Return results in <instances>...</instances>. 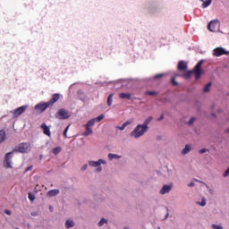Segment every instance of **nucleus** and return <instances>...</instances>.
<instances>
[{"label": "nucleus", "mask_w": 229, "mask_h": 229, "mask_svg": "<svg viewBox=\"0 0 229 229\" xmlns=\"http://www.w3.org/2000/svg\"><path fill=\"white\" fill-rule=\"evenodd\" d=\"M196 122V117L192 116L190 118V120L186 123L189 126H192L194 123Z\"/></svg>", "instance_id": "35"}, {"label": "nucleus", "mask_w": 229, "mask_h": 229, "mask_svg": "<svg viewBox=\"0 0 229 229\" xmlns=\"http://www.w3.org/2000/svg\"><path fill=\"white\" fill-rule=\"evenodd\" d=\"M157 91H147L148 96H157Z\"/></svg>", "instance_id": "40"}, {"label": "nucleus", "mask_w": 229, "mask_h": 229, "mask_svg": "<svg viewBox=\"0 0 229 229\" xmlns=\"http://www.w3.org/2000/svg\"><path fill=\"white\" fill-rule=\"evenodd\" d=\"M201 2L205 1V0H200Z\"/></svg>", "instance_id": "58"}, {"label": "nucleus", "mask_w": 229, "mask_h": 229, "mask_svg": "<svg viewBox=\"0 0 229 229\" xmlns=\"http://www.w3.org/2000/svg\"><path fill=\"white\" fill-rule=\"evenodd\" d=\"M148 129L144 127V125L139 123L130 133V137H131L132 139H140V137H143L145 133H148Z\"/></svg>", "instance_id": "1"}, {"label": "nucleus", "mask_w": 229, "mask_h": 229, "mask_svg": "<svg viewBox=\"0 0 229 229\" xmlns=\"http://www.w3.org/2000/svg\"><path fill=\"white\" fill-rule=\"evenodd\" d=\"M210 194H214V191L212 190H209Z\"/></svg>", "instance_id": "52"}, {"label": "nucleus", "mask_w": 229, "mask_h": 229, "mask_svg": "<svg viewBox=\"0 0 229 229\" xmlns=\"http://www.w3.org/2000/svg\"><path fill=\"white\" fill-rule=\"evenodd\" d=\"M214 56H223V55H229V52L226 51L224 47H216L213 50Z\"/></svg>", "instance_id": "9"}, {"label": "nucleus", "mask_w": 229, "mask_h": 229, "mask_svg": "<svg viewBox=\"0 0 229 229\" xmlns=\"http://www.w3.org/2000/svg\"><path fill=\"white\" fill-rule=\"evenodd\" d=\"M192 72L194 73V71H189L185 73H183V78H185V80H189L191 76H192Z\"/></svg>", "instance_id": "32"}, {"label": "nucleus", "mask_w": 229, "mask_h": 229, "mask_svg": "<svg viewBox=\"0 0 229 229\" xmlns=\"http://www.w3.org/2000/svg\"><path fill=\"white\" fill-rule=\"evenodd\" d=\"M31 216H37V214L36 213H31Z\"/></svg>", "instance_id": "53"}, {"label": "nucleus", "mask_w": 229, "mask_h": 229, "mask_svg": "<svg viewBox=\"0 0 229 229\" xmlns=\"http://www.w3.org/2000/svg\"><path fill=\"white\" fill-rule=\"evenodd\" d=\"M164 114H160V117H158L157 119V121H164Z\"/></svg>", "instance_id": "45"}, {"label": "nucleus", "mask_w": 229, "mask_h": 229, "mask_svg": "<svg viewBox=\"0 0 229 229\" xmlns=\"http://www.w3.org/2000/svg\"><path fill=\"white\" fill-rule=\"evenodd\" d=\"M105 119V114H99L98 116L92 118L90 121L93 122V124L96 123H101Z\"/></svg>", "instance_id": "18"}, {"label": "nucleus", "mask_w": 229, "mask_h": 229, "mask_svg": "<svg viewBox=\"0 0 229 229\" xmlns=\"http://www.w3.org/2000/svg\"><path fill=\"white\" fill-rule=\"evenodd\" d=\"M6 140V131L4 130H0V144H3Z\"/></svg>", "instance_id": "21"}, {"label": "nucleus", "mask_w": 229, "mask_h": 229, "mask_svg": "<svg viewBox=\"0 0 229 229\" xmlns=\"http://www.w3.org/2000/svg\"><path fill=\"white\" fill-rule=\"evenodd\" d=\"M123 229H130V228H128V227H123Z\"/></svg>", "instance_id": "55"}, {"label": "nucleus", "mask_w": 229, "mask_h": 229, "mask_svg": "<svg viewBox=\"0 0 229 229\" xmlns=\"http://www.w3.org/2000/svg\"><path fill=\"white\" fill-rule=\"evenodd\" d=\"M74 225V220L72 219H67L64 223V226L66 229L73 228Z\"/></svg>", "instance_id": "19"}, {"label": "nucleus", "mask_w": 229, "mask_h": 229, "mask_svg": "<svg viewBox=\"0 0 229 229\" xmlns=\"http://www.w3.org/2000/svg\"><path fill=\"white\" fill-rule=\"evenodd\" d=\"M13 151H19V153H30L31 151V145L30 143H21L17 149Z\"/></svg>", "instance_id": "6"}, {"label": "nucleus", "mask_w": 229, "mask_h": 229, "mask_svg": "<svg viewBox=\"0 0 229 229\" xmlns=\"http://www.w3.org/2000/svg\"><path fill=\"white\" fill-rule=\"evenodd\" d=\"M131 123H133L132 120H127L126 122H124L122 126H116L117 130H120V131H124V130L126 129V126H130V124H131Z\"/></svg>", "instance_id": "15"}, {"label": "nucleus", "mask_w": 229, "mask_h": 229, "mask_svg": "<svg viewBox=\"0 0 229 229\" xmlns=\"http://www.w3.org/2000/svg\"><path fill=\"white\" fill-rule=\"evenodd\" d=\"M4 214H6V216H12V210H5Z\"/></svg>", "instance_id": "47"}, {"label": "nucleus", "mask_w": 229, "mask_h": 229, "mask_svg": "<svg viewBox=\"0 0 229 229\" xmlns=\"http://www.w3.org/2000/svg\"><path fill=\"white\" fill-rule=\"evenodd\" d=\"M211 227H212L213 229H223V225H216V224L211 225Z\"/></svg>", "instance_id": "37"}, {"label": "nucleus", "mask_w": 229, "mask_h": 229, "mask_svg": "<svg viewBox=\"0 0 229 229\" xmlns=\"http://www.w3.org/2000/svg\"><path fill=\"white\" fill-rule=\"evenodd\" d=\"M157 229H162V227L159 226V227H157Z\"/></svg>", "instance_id": "56"}, {"label": "nucleus", "mask_w": 229, "mask_h": 229, "mask_svg": "<svg viewBox=\"0 0 229 229\" xmlns=\"http://www.w3.org/2000/svg\"><path fill=\"white\" fill-rule=\"evenodd\" d=\"M71 125H67L66 126V128L64 129V137L65 138V139H67V132L69 131V127H70Z\"/></svg>", "instance_id": "38"}, {"label": "nucleus", "mask_w": 229, "mask_h": 229, "mask_svg": "<svg viewBox=\"0 0 229 229\" xmlns=\"http://www.w3.org/2000/svg\"><path fill=\"white\" fill-rule=\"evenodd\" d=\"M33 169V165H30L25 169V173H28L29 171H31Z\"/></svg>", "instance_id": "46"}, {"label": "nucleus", "mask_w": 229, "mask_h": 229, "mask_svg": "<svg viewBox=\"0 0 229 229\" xmlns=\"http://www.w3.org/2000/svg\"><path fill=\"white\" fill-rule=\"evenodd\" d=\"M29 199H30V201H35V195L30 193V194H29Z\"/></svg>", "instance_id": "42"}, {"label": "nucleus", "mask_w": 229, "mask_h": 229, "mask_svg": "<svg viewBox=\"0 0 229 229\" xmlns=\"http://www.w3.org/2000/svg\"><path fill=\"white\" fill-rule=\"evenodd\" d=\"M60 151H62V148L61 147H55L52 149V153L53 155H58V153H60Z\"/></svg>", "instance_id": "34"}, {"label": "nucleus", "mask_w": 229, "mask_h": 229, "mask_svg": "<svg viewBox=\"0 0 229 229\" xmlns=\"http://www.w3.org/2000/svg\"><path fill=\"white\" fill-rule=\"evenodd\" d=\"M49 210H50V212H53V210H55V208H53V206H49Z\"/></svg>", "instance_id": "50"}, {"label": "nucleus", "mask_w": 229, "mask_h": 229, "mask_svg": "<svg viewBox=\"0 0 229 229\" xmlns=\"http://www.w3.org/2000/svg\"><path fill=\"white\" fill-rule=\"evenodd\" d=\"M188 153H191V145L186 144L184 148L182 150V155L185 156L188 155Z\"/></svg>", "instance_id": "24"}, {"label": "nucleus", "mask_w": 229, "mask_h": 229, "mask_svg": "<svg viewBox=\"0 0 229 229\" xmlns=\"http://www.w3.org/2000/svg\"><path fill=\"white\" fill-rule=\"evenodd\" d=\"M49 104L47 102H45V103H39V104H37L35 106V110H38V112H46V110H47V108H49Z\"/></svg>", "instance_id": "8"}, {"label": "nucleus", "mask_w": 229, "mask_h": 229, "mask_svg": "<svg viewBox=\"0 0 229 229\" xmlns=\"http://www.w3.org/2000/svg\"><path fill=\"white\" fill-rule=\"evenodd\" d=\"M207 151H208V149L201 148L199 152L200 153V155H203V153H207Z\"/></svg>", "instance_id": "43"}, {"label": "nucleus", "mask_w": 229, "mask_h": 229, "mask_svg": "<svg viewBox=\"0 0 229 229\" xmlns=\"http://www.w3.org/2000/svg\"><path fill=\"white\" fill-rule=\"evenodd\" d=\"M203 62H204L203 59L199 60L193 68V74L197 81L198 80L201 79V74H203V69H201V65H203Z\"/></svg>", "instance_id": "3"}, {"label": "nucleus", "mask_w": 229, "mask_h": 229, "mask_svg": "<svg viewBox=\"0 0 229 229\" xmlns=\"http://www.w3.org/2000/svg\"><path fill=\"white\" fill-rule=\"evenodd\" d=\"M129 83H131V81H129Z\"/></svg>", "instance_id": "57"}, {"label": "nucleus", "mask_w": 229, "mask_h": 229, "mask_svg": "<svg viewBox=\"0 0 229 229\" xmlns=\"http://www.w3.org/2000/svg\"><path fill=\"white\" fill-rule=\"evenodd\" d=\"M197 205H199L200 207H205L207 205V199L205 198H202L200 202H197Z\"/></svg>", "instance_id": "36"}, {"label": "nucleus", "mask_w": 229, "mask_h": 229, "mask_svg": "<svg viewBox=\"0 0 229 229\" xmlns=\"http://www.w3.org/2000/svg\"><path fill=\"white\" fill-rule=\"evenodd\" d=\"M77 94H78L81 101H83V103H85V101H87V97H85V93H83V91L78 90Z\"/></svg>", "instance_id": "25"}, {"label": "nucleus", "mask_w": 229, "mask_h": 229, "mask_svg": "<svg viewBox=\"0 0 229 229\" xmlns=\"http://www.w3.org/2000/svg\"><path fill=\"white\" fill-rule=\"evenodd\" d=\"M167 217H169V213L165 214V218L163 219V221H165V219H167Z\"/></svg>", "instance_id": "49"}, {"label": "nucleus", "mask_w": 229, "mask_h": 229, "mask_svg": "<svg viewBox=\"0 0 229 229\" xmlns=\"http://www.w3.org/2000/svg\"><path fill=\"white\" fill-rule=\"evenodd\" d=\"M58 99H60V94L58 93L53 94L52 98L49 101H47V103L49 104V106H53V105H55V103H56Z\"/></svg>", "instance_id": "14"}, {"label": "nucleus", "mask_w": 229, "mask_h": 229, "mask_svg": "<svg viewBox=\"0 0 229 229\" xmlns=\"http://www.w3.org/2000/svg\"><path fill=\"white\" fill-rule=\"evenodd\" d=\"M13 157V150L5 154L4 160V167H5V169H12L13 167L12 165Z\"/></svg>", "instance_id": "4"}, {"label": "nucleus", "mask_w": 229, "mask_h": 229, "mask_svg": "<svg viewBox=\"0 0 229 229\" xmlns=\"http://www.w3.org/2000/svg\"><path fill=\"white\" fill-rule=\"evenodd\" d=\"M194 182H191L189 184H188V187H194Z\"/></svg>", "instance_id": "48"}, {"label": "nucleus", "mask_w": 229, "mask_h": 229, "mask_svg": "<svg viewBox=\"0 0 229 229\" xmlns=\"http://www.w3.org/2000/svg\"><path fill=\"white\" fill-rule=\"evenodd\" d=\"M167 212H169V208H166Z\"/></svg>", "instance_id": "54"}, {"label": "nucleus", "mask_w": 229, "mask_h": 229, "mask_svg": "<svg viewBox=\"0 0 229 229\" xmlns=\"http://www.w3.org/2000/svg\"><path fill=\"white\" fill-rule=\"evenodd\" d=\"M194 180H195V182H198L199 183H203V182H201V181H199L198 179H194Z\"/></svg>", "instance_id": "51"}, {"label": "nucleus", "mask_w": 229, "mask_h": 229, "mask_svg": "<svg viewBox=\"0 0 229 229\" xmlns=\"http://www.w3.org/2000/svg\"><path fill=\"white\" fill-rule=\"evenodd\" d=\"M72 114L69 110H66L65 108H60L55 113V119H58L59 121H65L71 117Z\"/></svg>", "instance_id": "2"}, {"label": "nucleus", "mask_w": 229, "mask_h": 229, "mask_svg": "<svg viewBox=\"0 0 229 229\" xmlns=\"http://www.w3.org/2000/svg\"><path fill=\"white\" fill-rule=\"evenodd\" d=\"M105 225H108V220L102 217L98 223V226H104Z\"/></svg>", "instance_id": "30"}, {"label": "nucleus", "mask_w": 229, "mask_h": 229, "mask_svg": "<svg viewBox=\"0 0 229 229\" xmlns=\"http://www.w3.org/2000/svg\"><path fill=\"white\" fill-rule=\"evenodd\" d=\"M119 98H121V99H131V94H130V93H120Z\"/></svg>", "instance_id": "26"}, {"label": "nucleus", "mask_w": 229, "mask_h": 229, "mask_svg": "<svg viewBox=\"0 0 229 229\" xmlns=\"http://www.w3.org/2000/svg\"><path fill=\"white\" fill-rule=\"evenodd\" d=\"M178 76H179V74H178V73H175V74H174V76H173L172 79H171V83H172L174 87L178 86V82L176 81V78H178Z\"/></svg>", "instance_id": "28"}, {"label": "nucleus", "mask_w": 229, "mask_h": 229, "mask_svg": "<svg viewBox=\"0 0 229 229\" xmlns=\"http://www.w3.org/2000/svg\"><path fill=\"white\" fill-rule=\"evenodd\" d=\"M26 110H28V106H21L11 112L13 113V117H19V115H22Z\"/></svg>", "instance_id": "7"}, {"label": "nucleus", "mask_w": 229, "mask_h": 229, "mask_svg": "<svg viewBox=\"0 0 229 229\" xmlns=\"http://www.w3.org/2000/svg\"><path fill=\"white\" fill-rule=\"evenodd\" d=\"M223 176L224 178H226L229 176V167L224 172Z\"/></svg>", "instance_id": "39"}, {"label": "nucleus", "mask_w": 229, "mask_h": 229, "mask_svg": "<svg viewBox=\"0 0 229 229\" xmlns=\"http://www.w3.org/2000/svg\"><path fill=\"white\" fill-rule=\"evenodd\" d=\"M87 169H89V165L85 164L81 166V171H87Z\"/></svg>", "instance_id": "41"}, {"label": "nucleus", "mask_w": 229, "mask_h": 229, "mask_svg": "<svg viewBox=\"0 0 229 229\" xmlns=\"http://www.w3.org/2000/svg\"><path fill=\"white\" fill-rule=\"evenodd\" d=\"M212 87V82H208L203 89V92H210V88Z\"/></svg>", "instance_id": "33"}, {"label": "nucleus", "mask_w": 229, "mask_h": 229, "mask_svg": "<svg viewBox=\"0 0 229 229\" xmlns=\"http://www.w3.org/2000/svg\"><path fill=\"white\" fill-rule=\"evenodd\" d=\"M47 194L50 197L58 196V194H60V190L58 189L50 190L48 191Z\"/></svg>", "instance_id": "23"}, {"label": "nucleus", "mask_w": 229, "mask_h": 229, "mask_svg": "<svg viewBox=\"0 0 229 229\" xmlns=\"http://www.w3.org/2000/svg\"><path fill=\"white\" fill-rule=\"evenodd\" d=\"M173 189V187L169 184H165L163 185V187L161 188L159 194H169V192H171V190Z\"/></svg>", "instance_id": "13"}, {"label": "nucleus", "mask_w": 229, "mask_h": 229, "mask_svg": "<svg viewBox=\"0 0 229 229\" xmlns=\"http://www.w3.org/2000/svg\"><path fill=\"white\" fill-rule=\"evenodd\" d=\"M219 23V21L217 20H213L208 24V30L214 33L216 31V26Z\"/></svg>", "instance_id": "11"}, {"label": "nucleus", "mask_w": 229, "mask_h": 229, "mask_svg": "<svg viewBox=\"0 0 229 229\" xmlns=\"http://www.w3.org/2000/svg\"><path fill=\"white\" fill-rule=\"evenodd\" d=\"M107 158H109V160H119L122 157L117 154L109 153L107 155Z\"/></svg>", "instance_id": "22"}, {"label": "nucleus", "mask_w": 229, "mask_h": 229, "mask_svg": "<svg viewBox=\"0 0 229 229\" xmlns=\"http://www.w3.org/2000/svg\"><path fill=\"white\" fill-rule=\"evenodd\" d=\"M165 74L164 73H157L156 75L153 76V78H149L148 79V81L150 80H160L162 78H164Z\"/></svg>", "instance_id": "31"}, {"label": "nucleus", "mask_w": 229, "mask_h": 229, "mask_svg": "<svg viewBox=\"0 0 229 229\" xmlns=\"http://www.w3.org/2000/svg\"><path fill=\"white\" fill-rule=\"evenodd\" d=\"M156 9H157V4H155V2H148V11L151 13H155Z\"/></svg>", "instance_id": "20"}, {"label": "nucleus", "mask_w": 229, "mask_h": 229, "mask_svg": "<svg viewBox=\"0 0 229 229\" xmlns=\"http://www.w3.org/2000/svg\"><path fill=\"white\" fill-rule=\"evenodd\" d=\"M101 164H103V165H106V160L98 159V161H94V160L89 161V165H90V167H99Z\"/></svg>", "instance_id": "10"}, {"label": "nucleus", "mask_w": 229, "mask_h": 229, "mask_svg": "<svg viewBox=\"0 0 229 229\" xmlns=\"http://www.w3.org/2000/svg\"><path fill=\"white\" fill-rule=\"evenodd\" d=\"M153 121V116H148L141 125L146 128L147 130H149V123Z\"/></svg>", "instance_id": "17"}, {"label": "nucleus", "mask_w": 229, "mask_h": 229, "mask_svg": "<svg viewBox=\"0 0 229 229\" xmlns=\"http://www.w3.org/2000/svg\"><path fill=\"white\" fill-rule=\"evenodd\" d=\"M178 71H187V63L185 61H180L177 64Z\"/></svg>", "instance_id": "16"}, {"label": "nucleus", "mask_w": 229, "mask_h": 229, "mask_svg": "<svg viewBox=\"0 0 229 229\" xmlns=\"http://www.w3.org/2000/svg\"><path fill=\"white\" fill-rule=\"evenodd\" d=\"M101 171H103V167H101V165L98 166L96 169L97 173H101Z\"/></svg>", "instance_id": "44"}, {"label": "nucleus", "mask_w": 229, "mask_h": 229, "mask_svg": "<svg viewBox=\"0 0 229 229\" xmlns=\"http://www.w3.org/2000/svg\"><path fill=\"white\" fill-rule=\"evenodd\" d=\"M212 4V0H206L202 2L201 8H208Z\"/></svg>", "instance_id": "27"}, {"label": "nucleus", "mask_w": 229, "mask_h": 229, "mask_svg": "<svg viewBox=\"0 0 229 229\" xmlns=\"http://www.w3.org/2000/svg\"><path fill=\"white\" fill-rule=\"evenodd\" d=\"M112 103H114V93H111V94L107 97V106H112Z\"/></svg>", "instance_id": "29"}, {"label": "nucleus", "mask_w": 229, "mask_h": 229, "mask_svg": "<svg viewBox=\"0 0 229 229\" xmlns=\"http://www.w3.org/2000/svg\"><path fill=\"white\" fill-rule=\"evenodd\" d=\"M92 126H94V122L91 120L88 121L87 123L84 124L85 131L82 133L83 137H89V135H92V133H94Z\"/></svg>", "instance_id": "5"}, {"label": "nucleus", "mask_w": 229, "mask_h": 229, "mask_svg": "<svg viewBox=\"0 0 229 229\" xmlns=\"http://www.w3.org/2000/svg\"><path fill=\"white\" fill-rule=\"evenodd\" d=\"M40 128L43 130V133L47 137H51V129L45 123H41Z\"/></svg>", "instance_id": "12"}]
</instances>
